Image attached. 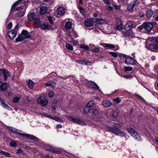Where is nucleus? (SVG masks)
Wrapping results in <instances>:
<instances>
[{"label":"nucleus","mask_w":158,"mask_h":158,"mask_svg":"<svg viewBox=\"0 0 158 158\" xmlns=\"http://www.w3.org/2000/svg\"><path fill=\"white\" fill-rule=\"evenodd\" d=\"M30 37V36L28 31L24 30L22 31L21 34H19L17 38L15 39V42H21Z\"/></svg>","instance_id":"1"},{"label":"nucleus","mask_w":158,"mask_h":158,"mask_svg":"<svg viewBox=\"0 0 158 158\" xmlns=\"http://www.w3.org/2000/svg\"><path fill=\"white\" fill-rule=\"evenodd\" d=\"M109 131L112 132L117 135L123 137L125 135V133L123 131H122L120 129L115 127H108Z\"/></svg>","instance_id":"2"},{"label":"nucleus","mask_w":158,"mask_h":158,"mask_svg":"<svg viewBox=\"0 0 158 158\" xmlns=\"http://www.w3.org/2000/svg\"><path fill=\"white\" fill-rule=\"evenodd\" d=\"M21 131L20 130H19L18 131H17V133L23 136L25 138H28L30 139L33 140L36 142H39L40 139L34 136V135L27 134L25 133H21L20 132H21Z\"/></svg>","instance_id":"3"},{"label":"nucleus","mask_w":158,"mask_h":158,"mask_svg":"<svg viewBox=\"0 0 158 158\" xmlns=\"http://www.w3.org/2000/svg\"><path fill=\"white\" fill-rule=\"evenodd\" d=\"M156 23L154 22L151 23H145L142 24V27L147 32H149L152 29L153 25Z\"/></svg>","instance_id":"4"},{"label":"nucleus","mask_w":158,"mask_h":158,"mask_svg":"<svg viewBox=\"0 0 158 158\" xmlns=\"http://www.w3.org/2000/svg\"><path fill=\"white\" fill-rule=\"evenodd\" d=\"M101 45L104 47L108 49H111L114 51L117 50L119 49V48L118 45H114L113 44L106 43H102Z\"/></svg>","instance_id":"5"},{"label":"nucleus","mask_w":158,"mask_h":158,"mask_svg":"<svg viewBox=\"0 0 158 158\" xmlns=\"http://www.w3.org/2000/svg\"><path fill=\"white\" fill-rule=\"evenodd\" d=\"M68 119L70 121L76 124H80L83 125H85V123L84 122L80 120V119L71 116L68 118Z\"/></svg>","instance_id":"6"},{"label":"nucleus","mask_w":158,"mask_h":158,"mask_svg":"<svg viewBox=\"0 0 158 158\" xmlns=\"http://www.w3.org/2000/svg\"><path fill=\"white\" fill-rule=\"evenodd\" d=\"M147 48L152 51H158V45L157 44H146Z\"/></svg>","instance_id":"7"},{"label":"nucleus","mask_w":158,"mask_h":158,"mask_svg":"<svg viewBox=\"0 0 158 158\" xmlns=\"http://www.w3.org/2000/svg\"><path fill=\"white\" fill-rule=\"evenodd\" d=\"M125 62L128 65H136L137 63L136 60L131 57H126Z\"/></svg>","instance_id":"8"},{"label":"nucleus","mask_w":158,"mask_h":158,"mask_svg":"<svg viewBox=\"0 0 158 158\" xmlns=\"http://www.w3.org/2000/svg\"><path fill=\"white\" fill-rule=\"evenodd\" d=\"M138 3L139 0H133L130 4H128L127 7V10L130 12L132 11L134 7L137 5Z\"/></svg>","instance_id":"9"},{"label":"nucleus","mask_w":158,"mask_h":158,"mask_svg":"<svg viewBox=\"0 0 158 158\" xmlns=\"http://www.w3.org/2000/svg\"><path fill=\"white\" fill-rule=\"evenodd\" d=\"M66 34L70 38H72L74 37V38H77L78 36V35L73 29H72L71 31H68L66 32Z\"/></svg>","instance_id":"10"},{"label":"nucleus","mask_w":158,"mask_h":158,"mask_svg":"<svg viewBox=\"0 0 158 158\" xmlns=\"http://www.w3.org/2000/svg\"><path fill=\"white\" fill-rule=\"evenodd\" d=\"M87 85L88 87L91 88H93L95 89H99L98 85L94 82L88 81Z\"/></svg>","instance_id":"11"},{"label":"nucleus","mask_w":158,"mask_h":158,"mask_svg":"<svg viewBox=\"0 0 158 158\" xmlns=\"http://www.w3.org/2000/svg\"><path fill=\"white\" fill-rule=\"evenodd\" d=\"M133 23L132 22L128 21L124 26V29L126 31H129L133 28Z\"/></svg>","instance_id":"12"},{"label":"nucleus","mask_w":158,"mask_h":158,"mask_svg":"<svg viewBox=\"0 0 158 158\" xmlns=\"http://www.w3.org/2000/svg\"><path fill=\"white\" fill-rule=\"evenodd\" d=\"M36 14L34 12H29L28 15L27 19L30 21L35 20Z\"/></svg>","instance_id":"13"},{"label":"nucleus","mask_w":158,"mask_h":158,"mask_svg":"<svg viewBox=\"0 0 158 158\" xmlns=\"http://www.w3.org/2000/svg\"><path fill=\"white\" fill-rule=\"evenodd\" d=\"M17 34V31L13 29L8 32V35L11 39H13L15 37Z\"/></svg>","instance_id":"14"},{"label":"nucleus","mask_w":158,"mask_h":158,"mask_svg":"<svg viewBox=\"0 0 158 158\" xmlns=\"http://www.w3.org/2000/svg\"><path fill=\"white\" fill-rule=\"evenodd\" d=\"M39 27H40L42 30L45 31L51 30L52 29V26L45 23L41 24Z\"/></svg>","instance_id":"15"},{"label":"nucleus","mask_w":158,"mask_h":158,"mask_svg":"<svg viewBox=\"0 0 158 158\" xmlns=\"http://www.w3.org/2000/svg\"><path fill=\"white\" fill-rule=\"evenodd\" d=\"M65 11V9L64 7H59L56 10V13L58 15H64Z\"/></svg>","instance_id":"16"},{"label":"nucleus","mask_w":158,"mask_h":158,"mask_svg":"<svg viewBox=\"0 0 158 158\" xmlns=\"http://www.w3.org/2000/svg\"><path fill=\"white\" fill-rule=\"evenodd\" d=\"M84 23L87 27H91L94 24V21L92 19H87L85 20Z\"/></svg>","instance_id":"17"},{"label":"nucleus","mask_w":158,"mask_h":158,"mask_svg":"<svg viewBox=\"0 0 158 158\" xmlns=\"http://www.w3.org/2000/svg\"><path fill=\"white\" fill-rule=\"evenodd\" d=\"M68 19H66L65 20L66 23L65 25V28L67 30H69L72 28V23L71 22L68 21Z\"/></svg>","instance_id":"18"},{"label":"nucleus","mask_w":158,"mask_h":158,"mask_svg":"<svg viewBox=\"0 0 158 158\" xmlns=\"http://www.w3.org/2000/svg\"><path fill=\"white\" fill-rule=\"evenodd\" d=\"M102 105L105 107H108L110 106L111 103L110 101L107 100H104L102 101Z\"/></svg>","instance_id":"19"},{"label":"nucleus","mask_w":158,"mask_h":158,"mask_svg":"<svg viewBox=\"0 0 158 158\" xmlns=\"http://www.w3.org/2000/svg\"><path fill=\"white\" fill-rule=\"evenodd\" d=\"M7 87V84L6 83H2V82H0V89L1 91H5Z\"/></svg>","instance_id":"20"},{"label":"nucleus","mask_w":158,"mask_h":158,"mask_svg":"<svg viewBox=\"0 0 158 158\" xmlns=\"http://www.w3.org/2000/svg\"><path fill=\"white\" fill-rule=\"evenodd\" d=\"M131 136L137 141H140L141 140V138L137 132H135Z\"/></svg>","instance_id":"21"},{"label":"nucleus","mask_w":158,"mask_h":158,"mask_svg":"<svg viewBox=\"0 0 158 158\" xmlns=\"http://www.w3.org/2000/svg\"><path fill=\"white\" fill-rule=\"evenodd\" d=\"M48 9L46 7L42 6L40 8V13L41 14H44L47 13Z\"/></svg>","instance_id":"22"},{"label":"nucleus","mask_w":158,"mask_h":158,"mask_svg":"<svg viewBox=\"0 0 158 158\" xmlns=\"http://www.w3.org/2000/svg\"><path fill=\"white\" fill-rule=\"evenodd\" d=\"M40 19L39 18H37L35 19L34 23L35 26L38 27H39L41 25Z\"/></svg>","instance_id":"23"},{"label":"nucleus","mask_w":158,"mask_h":158,"mask_svg":"<svg viewBox=\"0 0 158 158\" xmlns=\"http://www.w3.org/2000/svg\"><path fill=\"white\" fill-rule=\"evenodd\" d=\"M27 83L28 87L31 89H32L33 88V85L35 84L31 80L27 81Z\"/></svg>","instance_id":"24"},{"label":"nucleus","mask_w":158,"mask_h":158,"mask_svg":"<svg viewBox=\"0 0 158 158\" xmlns=\"http://www.w3.org/2000/svg\"><path fill=\"white\" fill-rule=\"evenodd\" d=\"M25 14V11H20L15 14V17L17 18H21Z\"/></svg>","instance_id":"25"},{"label":"nucleus","mask_w":158,"mask_h":158,"mask_svg":"<svg viewBox=\"0 0 158 158\" xmlns=\"http://www.w3.org/2000/svg\"><path fill=\"white\" fill-rule=\"evenodd\" d=\"M3 74L4 77V80L5 81H7V78L9 75V72L5 69L3 70Z\"/></svg>","instance_id":"26"},{"label":"nucleus","mask_w":158,"mask_h":158,"mask_svg":"<svg viewBox=\"0 0 158 158\" xmlns=\"http://www.w3.org/2000/svg\"><path fill=\"white\" fill-rule=\"evenodd\" d=\"M45 85L46 86H51L52 87L54 88L55 87L56 83L52 81H49L46 83Z\"/></svg>","instance_id":"27"},{"label":"nucleus","mask_w":158,"mask_h":158,"mask_svg":"<svg viewBox=\"0 0 158 158\" xmlns=\"http://www.w3.org/2000/svg\"><path fill=\"white\" fill-rule=\"evenodd\" d=\"M44 148L46 150L50 151H55V148L49 145H46L44 147Z\"/></svg>","instance_id":"28"},{"label":"nucleus","mask_w":158,"mask_h":158,"mask_svg":"<svg viewBox=\"0 0 158 158\" xmlns=\"http://www.w3.org/2000/svg\"><path fill=\"white\" fill-rule=\"evenodd\" d=\"M127 130L129 133L132 136V135H133V134L136 132L135 131L134 129H133L130 128V127H128L127 128Z\"/></svg>","instance_id":"29"},{"label":"nucleus","mask_w":158,"mask_h":158,"mask_svg":"<svg viewBox=\"0 0 158 158\" xmlns=\"http://www.w3.org/2000/svg\"><path fill=\"white\" fill-rule=\"evenodd\" d=\"M46 116L49 118H52L53 119L55 120L56 121H57L59 122H62V120L61 119L59 118H57L55 117H53L51 115H47Z\"/></svg>","instance_id":"30"},{"label":"nucleus","mask_w":158,"mask_h":158,"mask_svg":"<svg viewBox=\"0 0 158 158\" xmlns=\"http://www.w3.org/2000/svg\"><path fill=\"white\" fill-rule=\"evenodd\" d=\"M96 21H97V23L98 24H104L105 23V20L103 19H98L96 18Z\"/></svg>","instance_id":"31"},{"label":"nucleus","mask_w":158,"mask_h":158,"mask_svg":"<svg viewBox=\"0 0 158 158\" xmlns=\"http://www.w3.org/2000/svg\"><path fill=\"white\" fill-rule=\"evenodd\" d=\"M1 103L2 106H3L5 109H7L8 110H11V108L10 106L7 105L6 104L4 101H2Z\"/></svg>","instance_id":"32"},{"label":"nucleus","mask_w":158,"mask_h":158,"mask_svg":"<svg viewBox=\"0 0 158 158\" xmlns=\"http://www.w3.org/2000/svg\"><path fill=\"white\" fill-rule=\"evenodd\" d=\"M153 15V12L151 10H148L147 13V16L148 18L150 19Z\"/></svg>","instance_id":"33"},{"label":"nucleus","mask_w":158,"mask_h":158,"mask_svg":"<svg viewBox=\"0 0 158 158\" xmlns=\"http://www.w3.org/2000/svg\"><path fill=\"white\" fill-rule=\"evenodd\" d=\"M45 97L44 95H43L41 96L38 99L37 102L39 103H41L43 100L44 99Z\"/></svg>","instance_id":"34"},{"label":"nucleus","mask_w":158,"mask_h":158,"mask_svg":"<svg viewBox=\"0 0 158 158\" xmlns=\"http://www.w3.org/2000/svg\"><path fill=\"white\" fill-rule=\"evenodd\" d=\"M118 110L117 109H116L114 110L113 112V117L114 118H116L118 116Z\"/></svg>","instance_id":"35"},{"label":"nucleus","mask_w":158,"mask_h":158,"mask_svg":"<svg viewBox=\"0 0 158 158\" xmlns=\"http://www.w3.org/2000/svg\"><path fill=\"white\" fill-rule=\"evenodd\" d=\"M22 0H18L15 2L12 5L11 7V9L14 8L18 4L22 2Z\"/></svg>","instance_id":"36"},{"label":"nucleus","mask_w":158,"mask_h":158,"mask_svg":"<svg viewBox=\"0 0 158 158\" xmlns=\"http://www.w3.org/2000/svg\"><path fill=\"white\" fill-rule=\"evenodd\" d=\"M133 69V68L131 67L126 66L124 67V71L127 72L131 71Z\"/></svg>","instance_id":"37"},{"label":"nucleus","mask_w":158,"mask_h":158,"mask_svg":"<svg viewBox=\"0 0 158 158\" xmlns=\"http://www.w3.org/2000/svg\"><path fill=\"white\" fill-rule=\"evenodd\" d=\"M121 101V99L117 97L113 99V102L114 104H116L119 103Z\"/></svg>","instance_id":"38"},{"label":"nucleus","mask_w":158,"mask_h":158,"mask_svg":"<svg viewBox=\"0 0 158 158\" xmlns=\"http://www.w3.org/2000/svg\"><path fill=\"white\" fill-rule=\"evenodd\" d=\"M123 24L122 23H121L119 25H118L116 27V29L117 30H121L123 29Z\"/></svg>","instance_id":"39"},{"label":"nucleus","mask_w":158,"mask_h":158,"mask_svg":"<svg viewBox=\"0 0 158 158\" xmlns=\"http://www.w3.org/2000/svg\"><path fill=\"white\" fill-rule=\"evenodd\" d=\"M109 53L112 56L115 58L117 57L118 56L117 52H109Z\"/></svg>","instance_id":"40"},{"label":"nucleus","mask_w":158,"mask_h":158,"mask_svg":"<svg viewBox=\"0 0 158 158\" xmlns=\"http://www.w3.org/2000/svg\"><path fill=\"white\" fill-rule=\"evenodd\" d=\"M77 62L83 65L85 64V65H86V64H87V61L83 60H79L78 61H77Z\"/></svg>","instance_id":"41"},{"label":"nucleus","mask_w":158,"mask_h":158,"mask_svg":"<svg viewBox=\"0 0 158 158\" xmlns=\"http://www.w3.org/2000/svg\"><path fill=\"white\" fill-rule=\"evenodd\" d=\"M66 47L67 49L69 50H73V48L72 46L71 45L69 44H66Z\"/></svg>","instance_id":"42"},{"label":"nucleus","mask_w":158,"mask_h":158,"mask_svg":"<svg viewBox=\"0 0 158 158\" xmlns=\"http://www.w3.org/2000/svg\"><path fill=\"white\" fill-rule=\"evenodd\" d=\"M94 102L93 101H90L87 103V106L88 107L90 108V109L91 107L94 105Z\"/></svg>","instance_id":"43"},{"label":"nucleus","mask_w":158,"mask_h":158,"mask_svg":"<svg viewBox=\"0 0 158 158\" xmlns=\"http://www.w3.org/2000/svg\"><path fill=\"white\" fill-rule=\"evenodd\" d=\"M90 109V108L88 107L87 106H85L84 108V112L85 114L88 113Z\"/></svg>","instance_id":"44"},{"label":"nucleus","mask_w":158,"mask_h":158,"mask_svg":"<svg viewBox=\"0 0 158 158\" xmlns=\"http://www.w3.org/2000/svg\"><path fill=\"white\" fill-rule=\"evenodd\" d=\"M80 47L81 48L85 49L87 50H89V47L88 45L81 44Z\"/></svg>","instance_id":"45"},{"label":"nucleus","mask_w":158,"mask_h":158,"mask_svg":"<svg viewBox=\"0 0 158 158\" xmlns=\"http://www.w3.org/2000/svg\"><path fill=\"white\" fill-rule=\"evenodd\" d=\"M91 50L92 51L94 52H98L100 51L99 48L98 47H95L94 48H92Z\"/></svg>","instance_id":"46"},{"label":"nucleus","mask_w":158,"mask_h":158,"mask_svg":"<svg viewBox=\"0 0 158 158\" xmlns=\"http://www.w3.org/2000/svg\"><path fill=\"white\" fill-rule=\"evenodd\" d=\"M8 128L10 131L14 132H17V130L15 128L11 127H8Z\"/></svg>","instance_id":"47"},{"label":"nucleus","mask_w":158,"mask_h":158,"mask_svg":"<svg viewBox=\"0 0 158 158\" xmlns=\"http://www.w3.org/2000/svg\"><path fill=\"white\" fill-rule=\"evenodd\" d=\"M48 101L47 99H45L44 101L41 104V105L43 106H46L48 103Z\"/></svg>","instance_id":"48"},{"label":"nucleus","mask_w":158,"mask_h":158,"mask_svg":"<svg viewBox=\"0 0 158 158\" xmlns=\"http://www.w3.org/2000/svg\"><path fill=\"white\" fill-rule=\"evenodd\" d=\"M20 98L19 97H16L14 98L13 100V102L14 103H17L18 102Z\"/></svg>","instance_id":"49"},{"label":"nucleus","mask_w":158,"mask_h":158,"mask_svg":"<svg viewBox=\"0 0 158 158\" xmlns=\"http://www.w3.org/2000/svg\"><path fill=\"white\" fill-rule=\"evenodd\" d=\"M10 145L11 147H15L17 146V144L15 141H12L10 143Z\"/></svg>","instance_id":"50"},{"label":"nucleus","mask_w":158,"mask_h":158,"mask_svg":"<svg viewBox=\"0 0 158 158\" xmlns=\"http://www.w3.org/2000/svg\"><path fill=\"white\" fill-rule=\"evenodd\" d=\"M79 9L80 13L83 15H84L85 14V10L83 8H79Z\"/></svg>","instance_id":"51"},{"label":"nucleus","mask_w":158,"mask_h":158,"mask_svg":"<svg viewBox=\"0 0 158 158\" xmlns=\"http://www.w3.org/2000/svg\"><path fill=\"white\" fill-rule=\"evenodd\" d=\"M48 18L50 23L52 24H53V22L52 19V16H49L48 17Z\"/></svg>","instance_id":"52"},{"label":"nucleus","mask_w":158,"mask_h":158,"mask_svg":"<svg viewBox=\"0 0 158 158\" xmlns=\"http://www.w3.org/2000/svg\"><path fill=\"white\" fill-rule=\"evenodd\" d=\"M124 78H126L127 79H131L133 78V76L130 75H125L123 76Z\"/></svg>","instance_id":"53"},{"label":"nucleus","mask_w":158,"mask_h":158,"mask_svg":"<svg viewBox=\"0 0 158 158\" xmlns=\"http://www.w3.org/2000/svg\"><path fill=\"white\" fill-rule=\"evenodd\" d=\"M54 92L52 91H50L49 93V97L50 98H52L54 95Z\"/></svg>","instance_id":"54"},{"label":"nucleus","mask_w":158,"mask_h":158,"mask_svg":"<svg viewBox=\"0 0 158 158\" xmlns=\"http://www.w3.org/2000/svg\"><path fill=\"white\" fill-rule=\"evenodd\" d=\"M3 154L5 155L6 157L11 156V155L9 153H8L7 152H4V154Z\"/></svg>","instance_id":"55"},{"label":"nucleus","mask_w":158,"mask_h":158,"mask_svg":"<svg viewBox=\"0 0 158 158\" xmlns=\"http://www.w3.org/2000/svg\"><path fill=\"white\" fill-rule=\"evenodd\" d=\"M103 2L106 3L108 5H109L110 4V0H103Z\"/></svg>","instance_id":"56"},{"label":"nucleus","mask_w":158,"mask_h":158,"mask_svg":"<svg viewBox=\"0 0 158 158\" xmlns=\"http://www.w3.org/2000/svg\"><path fill=\"white\" fill-rule=\"evenodd\" d=\"M12 26V22H10L8 24L7 27L8 29H10L11 28Z\"/></svg>","instance_id":"57"},{"label":"nucleus","mask_w":158,"mask_h":158,"mask_svg":"<svg viewBox=\"0 0 158 158\" xmlns=\"http://www.w3.org/2000/svg\"><path fill=\"white\" fill-rule=\"evenodd\" d=\"M24 6H23L18 7L16 8V10L17 11L19 10L20 9H22L23 8Z\"/></svg>","instance_id":"58"},{"label":"nucleus","mask_w":158,"mask_h":158,"mask_svg":"<svg viewBox=\"0 0 158 158\" xmlns=\"http://www.w3.org/2000/svg\"><path fill=\"white\" fill-rule=\"evenodd\" d=\"M93 113L94 114L96 115L98 114V111L96 109H93Z\"/></svg>","instance_id":"59"},{"label":"nucleus","mask_w":158,"mask_h":158,"mask_svg":"<svg viewBox=\"0 0 158 158\" xmlns=\"http://www.w3.org/2000/svg\"><path fill=\"white\" fill-rule=\"evenodd\" d=\"M23 152V151L22 149L21 148L19 149L17 152H16V153L17 154L18 153H22Z\"/></svg>","instance_id":"60"},{"label":"nucleus","mask_w":158,"mask_h":158,"mask_svg":"<svg viewBox=\"0 0 158 158\" xmlns=\"http://www.w3.org/2000/svg\"><path fill=\"white\" fill-rule=\"evenodd\" d=\"M88 0H79V3L83 5V2H85Z\"/></svg>","instance_id":"61"},{"label":"nucleus","mask_w":158,"mask_h":158,"mask_svg":"<svg viewBox=\"0 0 158 158\" xmlns=\"http://www.w3.org/2000/svg\"><path fill=\"white\" fill-rule=\"evenodd\" d=\"M123 36H127L128 35V33L127 32H123Z\"/></svg>","instance_id":"62"},{"label":"nucleus","mask_w":158,"mask_h":158,"mask_svg":"<svg viewBox=\"0 0 158 158\" xmlns=\"http://www.w3.org/2000/svg\"><path fill=\"white\" fill-rule=\"evenodd\" d=\"M72 43L73 46H76L77 45V42L74 40L72 41Z\"/></svg>","instance_id":"63"},{"label":"nucleus","mask_w":158,"mask_h":158,"mask_svg":"<svg viewBox=\"0 0 158 158\" xmlns=\"http://www.w3.org/2000/svg\"><path fill=\"white\" fill-rule=\"evenodd\" d=\"M86 63H87V64H86V65H91L93 64V63L92 62H87Z\"/></svg>","instance_id":"64"}]
</instances>
